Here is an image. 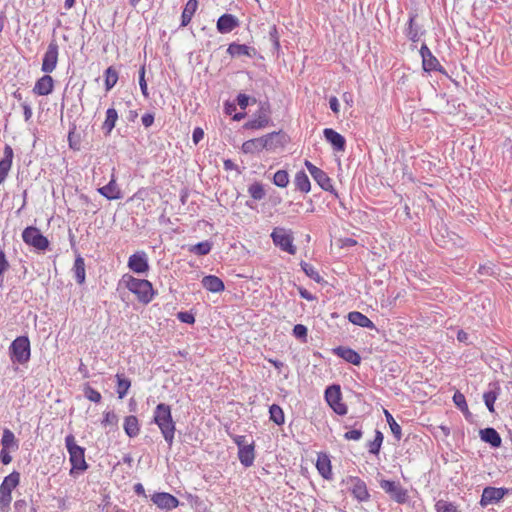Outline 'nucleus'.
Returning a JSON list of instances; mask_svg holds the SVG:
<instances>
[{
	"mask_svg": "<svg viewBox=\"0 0 512 512\" xmlns=\"http://www.w3.org/2000/svg\"><path fill=\"white\" fill-rule=\"evenodd\" d=\"M153 421L159 427L163 438L169 447L173 445L175 435V422L171 414V407L165 403H159L153 415Z\"/></svg>",
	"mask_w": 512,
	"mask_h": 512,
	"instance_id": "obj_1",
	"label": "nucleus"
},
{
	"mask_svg": "<svg viewBox=\"0 0 512 512\" xmlns=\"http://www.w3.org/2000/svg\"><path fill=\"white\" fill-rule=\"evenodd\" d=\"M119 285L124 286L131 293L135 294L138 301L142 304H148L153 300L155 291L152 283L146 279H139L130 274H124Z\"/></svg>",
	"mask_w": 512,
	"mask_h": 512,
	"instance_id": "obj_2",
	"label": "nucleus"
},
{
	"mask_svg": "<svg viewBox=\"0 0 512 512\" xmlns=\"http://www.w3.org/2000/svg\"><path fill=\"white\" fill-rule=\"evenodd\" d=\"M65 446L69 453V460L71 463L70 475L76 472H84L88 469V464L85 460V448L76 444L73 434H69L65 438Z\"/></svg>",
	"mask_w": 512,
	"mask_h": 512,
	"instance_id": "obj_3",
	"label": "nucleus"
},
{
	"mask_svg": "<svg viewBox=\"0 0 512 512\" xmlns=\"http://www.w3.org/2000/svg\"><path fill=\"white\" fill-rule=\"evenodd\" d=\"M9 356L13 363L26 364L31 357L30 340L27 336H18L9 347Z\"/></svg>",
	"mask_w": 512,
	"mask_h": 512,
	"instance_id": "obj_4",
	"label": "nucleus"
},
{
	"mask_svg": "<svg viewBox=\"0 0 512 512\" xmlns=\"http://www.w3.org/2000/svg\"><path fill=\"white\" fill-rule=\"evenodd\" d=\"M20 483V473L13 471L0 485V512H8L12 501V491Z\"/></svg>",
	"mask_w": 512,
	"mask_h": 512,
	"instance_id": "obj_5",
	"label": "nucleus"
},
{
	"mask_svg": "<svg viewBox=\"0 0 512 512\" xmlns=\"http://www.w3.org/2000/svg\"><path fill=\"white\" fill-rule=\"evenodd\" d=\"M273 244L281 250L294 255L297 251L296 246L293 244V234L291 230L283 227H275L270 235Z\"/></svg>",
	"mask_w": 512,
	"mask_h": 512,
	"instance_id": "obj_6",
	"label": "nucleus"
},
{
	"mask_svg": "<svg viewBox=\"0 0 512 512\" xmlns=\"http://www.w3.org/2000/svg\"><path fill=\"white\" fill-rule=\"evenodd\" d=\"M22 239L25 244L39 251L48 249L50 242L37 227L28 226L22 232Z\"/></svg>",
	"mask_w": 512,
	"mask_h": 512,
	"instance_id": "obj_7",
	"label": "nucleus"
},
{
	"mask_svg": "<svg viewBox=\"0 0 512 512\" xmlns=\"http://www.w3.org/2000/svg\"><path fill=\"white\" fill-rule=\"evenodd\" d=\"M325 399L336 414L341 416L347 414L348 408L342 402V393L339 385L333 384L328 386L325 390Z\"/></svg>",
	"mask_w": 512,
	"mask_h": 512,
	"instance_id": "obj_8",
	"label": "nucleus"
},
{
	"mask_svg": "<svg viewBox=\"0 0 512 512\" xmlns=\"http://www.w3.org/2000/svg\"><path fill=\"white\" fill-rule=\"evenodd\" d=\"M380 487L399 504H405L409 499L408 490L399 482L383 479L380 481Z\"/></svg>",
	"mask_w": 512,
	"mask_h": 512,
	"instance_id": "obj_9",
	"label": "nucleus"
},
{
	"mask_svg": "<svg viewBox=\"0 0 512 512\" xmlns=\"http://www.w3.org/2000/svg\"><path fill=\"white\" fill-rule=\"evenodd\" d=\"M59 46L55 39L48 44L47 50L42 59L41 70L44 73H51L55 70L58 63Z\"/></svg>",
	"mask_w": 512,
	"mask_h": 512,
	"instance_id": "obj_10",
	"label": "nucleus"
},
{
	"mask_svg": "<svg viewBox=\"0 0 512 512\" xmlns=\"http://www.w3.org/2000/svg\"><path fill=\"white\" fill-rule=\"evenodd\" d=\"M420 55L422 57V66L424 71H437L445 74V71L439 63L438 59L432 54L431 50L426 44H422L420 48Z\"/></svg>",
	"mask_w": 512,
	"mask_h": 512,
	"instance_id": "obj_11",
	"label": "nucleus"
},
{
	"mask_svg": "<svg viewBox=\"0 0 512 512\" xmlns=\"http://www.w3.org/2000/svg\"><path fill=\"white\" fill-rule=\"evenodd\" d=\"M128 268L137 274H146L149 271L148 256L144 251L132 254L128 259Z\"/></svg>",
	"mask_w": 512,
	"mask_h": 512,
	"instance_id": "obj_12",
	"label": "nucleus"
},
{
	"mask_svg": "<svg viewBox=\"0 0 512 512\" xmlns=\"http://www.w3.org/2000/svg\"><path fill=\"white\" fill-rule=\"evenodd\" d=\"M270 109L267 102L262 103L257 116L244 124V129H262L270 122Z\"/></svg>",
	"mask_w": 512,
	"mask_h": 512,
	"instance_id": "obj_13",
	"label": "nucleus"
},
{
	"mask_svg": "<svg viewBox=\"0 0 512 512\" xmlns=\"http://www.w3.org/2000/svg\"><path fill=\"white\" fill-rule=\"evenodd\" d=\"M509 492L507 488L485 487L482 492L480 505L486 507L492 503H497Z\"/></svg>",
	"mask_w": 512,
	"mask_h": 512,
	"instance_id": "obj_14",
	"label": "nucleus"
},
{
	"mask_svg": "<svg viewBox=\"0 0 512 512\" xmlns=\"http://www.w3.org/2000/svg\"><path fill=\"white\" fill-rule=\"evenodd\" d=\"M346 481L347 483H351L353 485L351 488V493L359 502H366L370 499L367 485L361 478L356 476H349Z\"/></svg>",
	"mask_w": 512,
	"mask_h": 512,
	"instance_id": "obj_15",
	"label": "nucleus"
},
{
	"mask_svg": "<svg viewBox=\"0 0 512 512\" xmlns=\"http://www.w3.org/2000/svg\"><path fill=\"white\" fill-rule=\"evenodd\" d=\"M151 500L158 508L167 511L175 509L179 505V500L172 494L166 492L154 493Z\"/></svg>",
	"mask_w": 512,
	"mask_h": 512,
	"instance_id": "obj_16",
	"label": "nucleus"
},
{
	"mask_svg": "<svg viewBox=\"0 0 512 512\" xmlns=\"http://www.w3.org/2000/svg\"><path fill=\"white\" fill-rule=\"evenodd\" d=\"M262 138L264 149L268 151L283 148L287 142V135L282 131L269 133Z\"/></svg>",
	"mask_w": 512,
	"mask_h": 512,
	"instance_id": "obj_17",
	"label": "nucleus"
},
{
	"mask_svg": "<svg viewBox=\"0 0 512 512\" xmlns=\"http://www.w3.org/2000/svg\"><path fill=\"white\" fill-rule=\"evenodd\" d=\"M323 135L326 141L331 144L335 151L342 152L345 150L346 140L340 133L332 128H325Z\"/></svg>",
	"mask_w": 512,
	"mask_h": 512,
	"instance_id": "obj_18",
	"label": "nucleus"
},
{
	"mask_svg": "<svg viewBox=\"0 0 512 512\" xmlns=\"http://www.w3.org/2000/svg\"><path fill=\"white\" fill-rule=\"evenodd\" d=\"M239 26V20L232 14H223L217 20V30L221 34H227Z\"/></svg>",
	"mask_w": 512,
	"mask_h": 512,
	"instance_id": "obj_19",
	"label": "nucleus"
},
{
	"mask_svg": "<svg viewBox=\"0 0 512 512\" xmlns=\"http://www.w3.org/2000/svg\"><path fill=\"white\" fill-rule=\"evenodd\" d=\"M97 191L108 200H118L122 198V192L116 183L114 174H112L109 183L98 188Z\"/></svg>",
	"mask_w": 512,
	"mask_h": 512,
	"instance_id": "obj_20",
	"label": "nucleus"
},
{
	"mask_svg": "<svg viewBox=\"0 0 512 512\" xmlns=\"http://www.w3.org/2000/svg\"><path fill=\"white\" fill-rule=\"evenodd\" d=\"M53 89L54 80L50 75L46 74L36 81L33 87V93L39 96H46L51 94Z\"/></svg>",
	"mask_w": 512,
	"mask_h": 512,
	"instance_id": "obj_21",
	"label": "nucleus"
},
{
	"mask_svg": "<svg viewBox=\"0 0 512 512\" xmlns=\"http://www.w3.org/2000/svg\"><path fill=\"white\" fill-rule=\"evenodd\" d=\"M333 353L353 365L358 366L361 363L359 353L349 347L338 346L333 349Z\"/></svg>",
	"mask_w": 512,
	"mask_h": 512,
	"instance_id": "obj_22",
	"label": "nucleus"
},
{
	"mask_svg": "<svg viewBox=\"0 0 512 512\" xmlns=\"http://www.w3.org/2000/svg\"><path fill=\"white\" fill-rule=\"evenodd\" d=\"M316 467L320 475L327 480L332 479V468H331V461L327 454L325 453H319Z\"/></svg>",
	"mask_w": 512,
	"mask_h": 512,
	"instance_id": "obj_23",
	"label": "nucleus"
},
{
	"mask_svg": "<svg viewBox=\"0 0 512 512\" xmlns=\"http://www.w3.org/2000/svg\"><path fill=\"white\" fill-rule=\"evenodd\" d=\"M480 438L483 442L490 444L493 448L501 446L502 440L499 433L491 427L481 429Z\"/></svg>",
	"mask_w": 512,
	"mask_h": 512,
	"instance_id": "obj_24",
	"label": "nucleus"
},
{
	"mask_svg": "<svg viewBox=\"0 0 512 512\" xmlns=\"http://www.w3.org/2000/svg\"><path fill=\"white\" fill-rule=\"evenodd\" d=\"M238 458L240 463L244 467H250L254 463L255 459V451H254V442H250L247 446H243V448L238 450Z\"/></svg>",
	"mask_w": 512,
	"mask_h": 512,
	"instance_id": "obj_25",
	"label": "nucleus"
},
{
	"mask_svg": "<svg viewBox=\"0 0 512 512\" xmlns=\"http://www.w3.org/2000/svg\"><path fill=\"white\" fill-rule=\"evenodd\" d=\"M201 283L206 290L213 293L222 292L225 289L223 281L214 275L204 276Z\"/></svg>",
	"mask_w": 512,
	"mask_h": 512,
	"instance_id": "obj_26",
	"label": "nucleus"
},
{
	"mask_svg": "<svg viewBox=\"0 0 512 512\" xmlns=\"http://www.w3.org/2000/svg\"><path fill=\"white\" fill-rule=\"evenodd\" d=\"M123 428L129 438H135L140 433L139 420L134 415H129L124 418Z\"/></svg>",
	"mask_w": 512,
	"mask_h": 512,
	"instance_id": "obj_27",
	"label": "nucleus"
},
{
	"mask_svg": "<svg viewBox=\"0 0 512 512\" xmlns=\"http://www.w3.org/2000/svg\"><path fill=\"white\" fill-rule=\"evenodd\" d=\"M489 387L491 389L483 394V400L489 412L494 413V403L498 398L500 386L498 383H490Z\"/></svg>",
	"mask_w": 512,
	"mask_h": 512,
	"instance_id": "obj_28",
	"label": "nucleus"
},
{
	"mask_svg": "<svg viewBox=\"0 0 512 512\" xmlns=\"http://www.w3.org/2000/svg\"><path fill=\"white\" fill-rule=\"evenodd\" d=\"M348 320L357 326L368 328V329H376L375 324L363 313L358 311H352L348 314Z\"/></svg>",
	"mask_w": 512,
	"mask_h": 512,
	"instance_id": "obj_29",
	"label": "nucleus"
},
{
	"mask_svg": "<svg viewBox=\"0 0 512 512\" xmlns=\"http://www.w3.org/2000/svg\"><path fill=\"white\" fill-rule=\"evenodd\" d=\"M228 54L232 57L248 56L253 57L256 54V50L245 44L231 43L227 49Z\"/></svg>",
	"mask_w": 512,
	"mask_h": 512,
	"instance_id": "obj_30",
	"label": "nucleus"
},
{
	"mask_svg": "<svg viewBox=\"0 0 512 512\" xmlns=\"http://www.w3.org/2000/svg\"><path fill=\"white\" fill-rule=\"evenodd\" d=\"M2 449L16 451L19 448L18 440L9 429H4L1 438Z\"/></svg>",
	"mask_w": 512,
	"mask_h": 512,
	"instance_id": "obj_31",
	"label": "nucleus"
},
{
	"mask_svg": "<svg viewBox=\"0 0 512 512\" xmlns=\"http://www.w3.org/2000/svg\"><path fill=\"white\" fill-rule=\"evenodd\" d=\"M198 7L197 0H188L181 15V26L185 27L190 22Z\"/></svg>",
	"mask_w": 512,
	"mask_h": 512,
	"instance_id": "obj_32",
	"label": "nucleus"
},
{
	"mask_svg": "<svg viewBox=\"0 0 512 512\" xmlns=\"http://www.w3.org/2000/svg\"><path fill=\"white\" fill-rule=\"evenodd\" d=\"M294 185L296 190H299L303 193H308L311 189V183L304 171H298L294 178Z\"/></svg>",
	"mask_w": 512,
	"mask_h": 512,
	"instance_id": "obj_33",
	"label": "nucleus"
},
{
	"mask_svg": "<svg viewBox=\"0 0 512 512\" xmlns=\"http://www.w3.org/2000/svg\"><path fill=\"white\" fill-rule=\"evenodd\" d=\"M241 149L245 154H254L260 152L264 149L263 138L260 137L247 140L242 144Z\"/></svg>",
	"mask_w": 512,
	"mask_h": 512,
	"instance_id": "obj_34",
	"label": "nucleus"
},
{
	"mask_svg": "<svg viewBox=\"0 0 512 512\" xmlns=\"http://www.w3.org/2000/svg\"><path fill=\"white\" fill-rule=\"evenodd\" d=\"M73 272L75 280L78 284L82 285L85 282V262L81 255H77L74 266H73Z\"/></svg>",
	"mask_w": 512,
	"mask_h": 512,
	"instance_id": "obj_35",
	"label": "nucleus"
},
{
	"mask_svg": "<svg viewBox=\"0 0 512 512\" xmlns=\"http://www.w3.org/2000/svg\"><path fill=\"white\" fill-rule=\"evenodd\" d=\"M312 178L318 183V185L325 191L334 192L332 181L325 171L319 169Z\"/></svg>",
	"mask_w": 512,
	"mask_h": 512,
	"instance_id": "obj_36",
	"label": "nucleus"
},
{
	"mask_svg": "<svg viewBox=\"0 0 512 512\" xmlns=\"http://www.w3.org/2000/svg\"><path fill=\"white\" fill-rule=\"evenodd\" d=\"M118 120V113L114 108H108L106 111V118L102 125L105 135H109L116 125Z\"/></svg>",
	"mask_w": 512,
	"mask_h": 512,
	"instance_id": "obj_37",
	"label": "nucleus"
},
{
	"mask_svg": "<svg viewBox=\"0 0 512 512\" xmlns=\"http://www.w3.org/2000/svg\"><path fill=\"white\" fill-rule=\"evenodd\" d=\"M416 14L411 13L406 29V36L412 41L417 42L420 39V28L415 25Z\"/></svg>",
	"mask_w": 512,
	"mask_h": 512,
	"instance_id": "obj_38",
	"label": "nucleus"
},
{
	"mask_svg": "<svg viewBox=\"0 0 512 512\" xmlns=\"http://www.w3.org/2000/svg\"><path fill=\"white\" fill-rule=\"evenodd\" d=\"M104 77H105V89L106 91H110L117 83L118 81V71L116 70L115 67L113 66H109L105 72H104Z\"/></svg>",
	"mask_w": 512,
	"mask_h": 512,
	"instance_id": "obj_39",
	"label": "nucleus"
},
{
	"mask_svg": "<svg viewBox=\"0 0 512 512\" xmlns=\"http://www.w3.org/2000/svg\"><path fill=\"white\" fill-rule=\"evenodd\" d=\"M116 379H117V390L116 391L118 394V398L123 399L126 396L128 390L131 386V381L128 378H125L121 374H117Z\"/></svg>",
	"mask_w": 512,
	"mask_h": 512,
	"instance_id": "obj_40",
	"label": "nucleus"
},
{
	"mask_svg": "<svg viewBox=\"0 0 512 512\" xmlns=\"http://www.w3.org/2000/svg\"><path fill=\"white\" fill-rule=\"evenodd\" d=\"M384 435L380 430L375 431V437L368 443V450L370 454L378 455L383 443Z\"/></svg>",
	"mask_w": 512,
	"mask_h": 512,
	"instance_id": "obj_41",
	"label": "nucleus"
},
{
	"mask_svg": "<svg viewBox=\"0 0 512 512\" xmlns=\"http://www.w3.org/2000/svg\"><path fill=\"white\" fill-rule=\"evenodd\" d=\"M270 420L277 425L284 424L285 417L282 408L277 404H272L269 407Z\"/></svg>",
	"mask_w": 512,
	"mask_h": 512,
	"instance_id": "obj_42",
	"label": "nucleus"
},
{
	"mask_svg": "<svg viewBox=\"0 0 512 512\" xmlns=\"http://www.w3.org/2000/svg\"><path fill=\"white\" fill-rule=\"evenodd\" d=\"M212 249V242L206 240L203 242H199L189 248L191 253H194L198 256H204L210 253Z\"/></svg>",
	"mask_w": 512,
	"mask_h": 512,
	"instance_id": "obj_43",
	"label": "nucleus"
},
{
	"mask_svg": "<svg viewBox=\"0 0 512 512\" xmlns=\"http://www.w3.org/2000/svg\"><path fill=\"white\" fill-rule=\"evenodd\" d=\"M384 414L387 420V423L390 427V430L397 441H399L402 438V432L400 425L396 422V420L393 418V416L389 413V411L384 410Z\"/></svg>",
	"mask_w": 512,
	"mask_h": 512,
	"instance_id": "obj_44",
	"label": "nucleus"
},
{
	"mask_svg": "<svg viewBox=\"0 0 512 512\" xmlns=\"http://www.w3.org/2000/svg\"><path fill=\"white\" fill-rule=\"evenodd\" d=\"M248 193L254 200H262L266 195L264 186L260 182L252 183L248 188Z\"/></svg>",
	"mask_w": 512,
	"mask_h": 512,
	"instance_id": "obj_45",
	"label": "nucleus"
},
{
	"mask_svg": "<svg viewBox=\"0 0 512 512\" xmlns=\"http://www.w3.org/2000/svg\"><path fill=\"white\" fill-rule=\"evenodd\" d=\"M300 266L303 270V272L309 277L311 278L312 280H314L315 282L317 283H321L323 281V278L320 276V274L318 273V271L315 270V268L305 262V261H301L300 262Z\"/></svg>",
	"mask_w": 512,
	"mask_h": 512,
	"instance_id": "obj_46",
	"label": "nucleus"
},
{
	"mask_svg": "<svg viewBox=\"0 0 512 512\" xmlns=\"http://www.w3.org/2000/svg\"><path fill=\"white\" fill-rule=\"evenodd\" d=\"M436 512H460L458 507L446 500L440 499L435 504Z\"/></svg>",
	"mask_w": 512,
	"mask_h": 512,
	"instance_id": "obj_47",
	"label": "nucleus"
},
{
	"mask_svg": "<svg viewBox=\"0 0 512 512\" xmlns=\"http://www.w3.org/2000/svg\"><path fill=\"white\" fill-rule=\"evenodd\" d=\"M273 183L281 188H285L289 183V175L285 170H278L273 176Z\"/></svg>",
	"mask_w": 512,
	"mask_h": 512,
	"instance_id": "obj_48",
	"label": "nucleus"
},
{
	"mask_svg": "<svg viewBox=\"0 0 512 512\" xmlns=\"http://www.w3.org/2000/svg\"><path fill=\"white\" fill-rule=\"evenodd\" d=\"M83 393H84V396L88 400H90L94 403H99L102 399L100 392H98L96 389L92 388L89 384L84 385Z\"/></svg>",
	"mask_w": 512,
	"mask_h": 512,
	"instance_id": "obj_49",
	"label": "nucleus"
},
{
	"mask_svg": "<svg viewBox=\"0 0 512 512\" xmlns=\"http://www.w3.org/2000/svg\"><path fill=\"white\" fill-rule=\"evenodd\" d=\"M10 263L3 250H0V286L4 281V275L9 270Z\"/></svg>",
	"mask_w": 512,
	"mask_h": 512,
	"instance_id": "obj_50",
	"label": "nucleus"
},
{
	"mask_svg": "<svg viewBox=\"0 0 512 512\" xmlns=\"http://www.w3.org/2000/svg\"><path fill=\"white\" fill-rule=\"evenodd\" d=\"M307 333H308V329L303 324H296L293 328L294 337L301 340L302 342L307 341Z\"/></svg>",
	"mask_w": 512,
	"mask_h": 512,
	"instance_id": "obj_51",
	"label": "nucleus"
},
{
	"mask_svg": "<svg viewBox=\"0 0 512 512\" xmlns=\"http://www.w3.org/2000/svg\"><path fill=\"white\" fill-rule=\"evenodd\" d=\"M118 423V416L116 415V413L114 411H108V412H105L104 413V417L101 421V424L103 426H109V425H112V426H116Z\"/></svg>",
	"mask_w": 512,
	"mask_h": 512,
	"instance_id": "obj_52",
	"label": "nucleus"
},
{
	"mask_svg": "<svg viewBox=\"0 0 512 512\" xmlns=\"http://www.w3.org/2000/svg\"><path fill=\"white\" fill-rule=\"evenodd\" d=\"M453 402L460 411L467 410L466 398L461 392H455L453 396Z\"/></svg>",
	"mask_w": 512,
	"mask_h": 512,
	"instance_id": "obj_53",
	"label": "nucleus"
},
{
	"mask_svg": "<svg viewBox=\"0 0 512 512\" xmlns=\"http://www.w3.org/2000/svg\"><path fill=\"white\" fill-rule=\"evenodd\" d=\"M362 435H363V432H362V429L361 427L360 428H354V429H351L349 431H347L345 434H344V439L345 440H353V441H358L362 438Z\"/></svg>",
	"mask_w": 512,
	"mask_h": 512,
	"instance_id": "obj_54",
	"label": "nucleus"
},
{
	"mask_svg": "<svg viewBox=\"0 0 512 512\" xmlns=\"http://www.w3.org/2000/svg\"><path fill=\"white\" fill-rule=\"evenodd\" d=\"M12 163L0 160V184L5 181L11 169Z\"/></svg>",
	"mask_w": 512,
	"mask_h": 512,
	"instance_id": "obj_55",
	"label": "nucleus"
},
{
	"mask_svg": "<svg viewBox=\"0 0 512 512\" xmlns=\"http://www.w3.org/2000/svg\"><path fill=\"white\" fill-rule=\"evenodd\" d=\"M269 38H270V41L273 43V46L275 49H279L280 48V41H279V33H278V30H277V27L276 25H273L269 31Z\"/></svg>",
	"mask_w": 512,
	"mask_h": 512,
	"instance_id": "obj_56",
	"label": "nucleus"
},
{
	"mask_svg": "<svg viewBox=\"0 0 512 512\" xmlns=\"http://www.w3.org/2000/svg\"><path fill=\"white\" fill-rule=\"evenodd\" d=\"M68 142L72 149H79V137L75 134V127L69 131Z\"/></svg>",
	"mask_w": 512,
	"mask_h": 512,
	"instance_id": "obj_57",
	"label": "nucleus"
},
{
	"mask_svg": "<svg viewBox=\"0 0 512 512\" xmlns=\"http://www.w3.org/2000/svg\"><path fill=\"white\" fill-rule=\"evenodd\" d=\"M177 317L181 322L186 324H193L195 322L194 315L189 312H179Z\"/></svg>",
	"mask_w": 512,
	"mask_h": 512,
	"instance_id": "obj_58",
	"label": "nucleus"
},
{
	"mask_svg": "<svg viewBox=\"0 0 512 512\" xmlns=\"http://www.w3.org/2000/svg\"><path fill=\"white\" fill-rule=\"evenodd\" d=\"M234 443L238 446V450L243 448V446H247L248 444H250L247 439H246V436L244 435H233L231 436Z\"/></svg>",
	"mask_w": 512,
	"mask_h": 512,
	"instance_id": "obj_59",
	"label": "nucleus"
},
{
	"mask_svg": "<svg viewBox=\"0 0 512 512\" xmlns=\"http://www.w3.org/2000/svg\"><path fill=\"white\" fill-rule=\"evenodd\" d=\"M3 154H4V156L1 160L8 161V162L12 163L13 157H14V152L10 145L6 144L4 146Z\"/></svg>",
	"mask_w": 512,
	"mask_h": 512,
	"instance_id": "obj_60",
	"label": "nucleus"
},
{
	"mask_svg": "<svg viewBox=\"0 0 512 512\" xmlns=\"http://www.w3.org/2000/svg\"><path fill=\"white\" fill-rule=\"evenodd\" d=\"M204 137V131L200 127H196L192 133V140L194 144H198Z\"/></svg>",
	"mask_w": 512,
	"mask_h": 512,
	"instance_id": "obj_61",
	"label": "nucleus"
},
{
	"mask_svg": "<svg viewBox=\"0 0 512 512\" xmlns=\"http://www.w3.org/2000/svg\"><path fill=\"white\" fill-rule=\"evenodd\" d=\"M249 97L246 94L240 93L238 94L236 101L241 109H245L249 104Z\"/></svg>",
	"mask_w": 512,
	"mask_h": 512,
	"instance_id": "obj_62",
	"label": "nucleus"
},
{
	"mask_svg": "<svg viewBox=\"0 0 512 512\" xmlns=\"http://www.w3.org/2000/svg\"><path fill=\"white\" fill-rule=\"evenodd\" d=\"M10 450L1 449L0 451V461L3 465H8L12 461V457L10 455Z\"/></svg>",
	"mask_w": 512,
	"mask_h": 512,
	"instance_id": "obj_63",
	"label": "nucleus"
},
{
	"mask_svg": "<svg viewBox=\"0 0 512 512\" xmlns=\"http://www.w3.org/2000/svg\"><path fill=\"white\" fill-rule=\"evenodd\" d=\"M142 124L145 128L150 127L154 123V114L145 113L141 118Z\"/></svg>",
	"mask_w": 512,
	"mask_h": 512,
	"instance_id": "obj_64",
	"label": "nucleus"
}]
</instances>
